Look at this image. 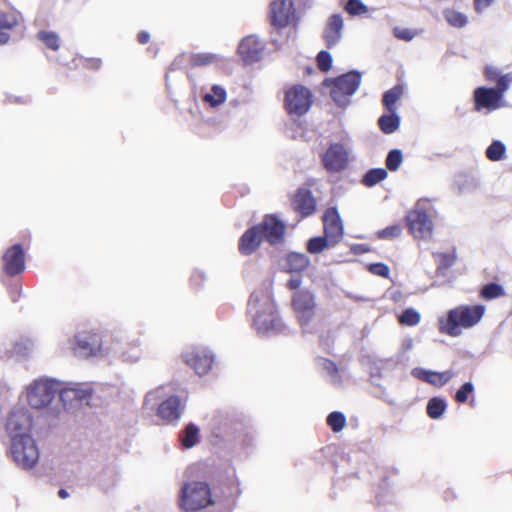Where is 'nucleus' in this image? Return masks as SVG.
I'll return each instance as SVG.
<instances>
[{
    "mask_svg": "<svg viewBox=\"0 0 512 512\" xmlns=\"http://www.w3.org/2000/svg\"><path fill=\"white\" fill-rule=\"evenodd\" d=\"M210 432L213 447L234 459H245L256 446L257 432L252 419L236 409L216 411Z\"/></svg>",
    "mask_w": 512,
    "mask_h": 512,
    "instance_id": "1",
    "label": "nucleus"
},
{
    "mask_svg": "<svg viewBox=\"0 0 512 512\" xmlns=\"http://www.w3.org/2000/svg\"><path fill=\"white\" fill-rule=\"evenodd\" d=\"M4 435L9 441L8 455L21 470L30 471L40 458L37 441L33 437L34 417L25 406H14L3 421Z\"/></svg>",
    "mask_w": 512,
    "mask_h": 512,
    "instance_id": "2",
    "label": "nucleus"
},
{
    "mask_svg": "<svg viewBox=\"0 0 512 512\" xmlns=\"http://www.w3.org/2000/svg\"><path fill=\"white\" fill-rule=\"evenodd\" d=\"M247 311L252 318V327L260 337L287 333L288 328L278 314L267 285H263L251 293Z\"/></svg>",
    "mask_w": 512,
    "mask_h": 512,
    "instance_id": "3",
    "label": "nucleus"
},
{
    "mask_svg": "<svg viewBox=\"0 0 512 512\" xmlns=\"http://www.w3.org/2000/svg\"><path fill=\"white\" fill-rule=\"evenodd\" d=\"M485 314L482 304L459 305L438 318V330L450 337H459L464 329L476 326Z\"/></svg>",
    "mask_w": 512,
    "mask_h": 512,
    "instance_id": "4",
    "label": "nucleus"
},
{
    "mask_svg": "<svg viewBox=\"0 0 512 512\" xmlns=\"http://www.w3.org/2000/svg\"><path fill=\"white\" fill-rule=\"evenodd\" d=\"M59 392V380L41 376L25 386L21 398L34 410L49 409Z\"/></svg>",
    "mask_w": 512,
    "mask_h": 512,
    "instance_id": "5",
    "label": "nucleus"
},
{
    "mask_svg": "<svg viewBox=\"0 0 512 512\" xmlns=\"http://www.w3.org/2000/svg\"><path fill=\"white\" fill-rule=\"evenodd\" d=\"M362 82V73L358 70H350L336 77H327L322 85L329 88V94L333 102L339 108L345 109L351 103V97L357 92Z\"/></svg>",
    "mask_w": 512,
    "mask_h": 512,
    "instance_id": "6",
    "label": "nucleus"
},
{
    "mask_svg": "<svg viewBox=\"0 0 512 512\" xmlns=\"http://www.w3.org/2000/svg\"><path fill=\"white\" fill-rule=\"evenodd\" d=\"M215 501L210 485L205 481L184 482L179 492L178 506L183 512H199Z\"/></svg>",
    "mask_w": 512,
    "mask_h": 512,
    "instance_id": "7",
    "label": "nucleus"
},
{
    "mask_svg": "<svg viewBox=\"0 0 512 512\" xmlns=\"http://www.w3.org/2000/svg\"><path fill=\"white\" fill-rule=\"evenodd\" d=\"M93 389L88 384L68 382L59 380L58 396L65 410L74 411L82 405H89Z\"/></svg>",
    "mask_w": 512,
    "mask_h": 512,
    "instance_id": "8",
    "label": "nucleus"
},
{
    "mask_svg": "<svg viewBox=\"0 0 512 512\" xmlns=\"http://www.w3.org/2000/svg\"><path fill=\"white\" fill-rule=\"evenodd\" d=\"M427 206H430L429 201L418 200L406 216L409 230L417 239L430 238L433 232V221L428 214Z\"/></svg>",
    "mask_w": 512,
    "mask_h": 512,
    "instance_id": "9",
    "label": "nucleus"
},
{
    "mask_svg": "<svg viewBox=\"0 0 512 512\" xmlns=\"http://www.w3.org/2000/svg\"><path fill=\"white\" fill-rule=\"evenodd\" d=\"M506 91L507 81L505 79H501V82L494 87H477L473 93L475 110L481 111L485 109L491 112L500 108Z\"/></svg>",
    "mask_w": 512,
    "mask_h": 512,
    "instance_id": "10",
    "label": "nucleus"
},
{
    "mask_svg": "<svg viewBox=\"0 0 512 512\" xmlns=\"http://www.w3.org/2000/svg\"><path fill=\"white\" fill-rule=\"evenodd\" d=\"M293 309L302 327L303 333H312L310 322L315 314V296L308 290H301L293 296Z\"/></svg>",
    "mask_w": 512,
    "mask_h": 512,
    "instance_id": "11",
    "label": "nucleus"
},
{
    "mask_svg": "<svg viewBox=\"0 0 512 512\" xmlns=\"http://www.w3.org/2000/svg\"><path fill=\"white\" fill-rule=\"evenodd\" d=\"M321 163L328 173H341L349 164V152L340 142H332L321 155Z\"/></svg>",
    "mask_w": 512,
    "mask_h": 512,
    "instance_id": "12",
    "label": "nucleus"
},
{
    "mask_svg": "<svg viewBox=\"0 0 512 512\" xmlns=\"http://www.w3.org/2000/svg\"><path fill=\"white\" fill-rule=\"evenodd\" d=\"M285 108L289 114L302 116L312 105V93L303 85H294L285 93Z\"/></svg>",
    "mask_w": 512,
    "mask_h": 512,
    "instance_id": "13",
    "label": "nucleus"
},
{
    "mask_svg": "<svg viewBox=\"0 0 512 512\" xmlns=\"http://www.w3.org/2000/svg\"><path fill=\"white\" fill-rule=\"evenodd\" d=\"M74 351L77 356L83 358L108 353L103 349L101 335L90 331H81L74 336Z\"/></svg>",
    "mask_w": 512,
    "mask_h": 512,
    "instance_id": "14",
    "label": "nucleus"
},
{
    "mask_svg": "<svg viewBox=\"0 0 512 512\" xmlns=\"http://www.w3.org/2000/svg\"><path fill=\"white\" fill-rule=\"evenodd\" d=\"M182 358L199 376L207 374L215 361L214 353L206 347H194L187 350L182 354Z\"/></svg>",
    "mask_w": 512,
    "mask_h": 512,
    "instance_id": "15",
    "label": "nucleus"
},
{
    "mask_svg": "<svg viewBox=\"0 0 512 512\" xmlns=\"http://www.w3.org/2000/svg\"><path fill=\"white\" fill-rule=\"evenodd\" d=\"M3 271L7 276L15 277L24 272L26 268L25 250L20 243L8 247L3 256Z\"/></svg>",
    "mask_w": 512,
    "mask_h": 512,
    "instance_id": "16",
    "label": "nucleus"
},
{
    "mask_svg": "<svg viewBox=\"0 0 512 512\" xmlns=\"http://www.w3.org/2000/svg\"><path fill=\"white\" fill-rule=\"evenodd\" d=\"M185 403L179 395H170L162 400L157 407V416L166 424L176 425L185 410Z\"/></svg>",
    "mask_w": 512,
    "mask_h": 512,
    "instance_id": "17",
    "label": "nucleus"
},
{
    "mask_svg": "<svg viewBox=\"0 0 512 512\" xmlns=\"http://www.w3.org/2000/svg\"><path fill=\"white\" fill-rule=\"evenodd\" d=\"M324 235L332 244H338L344 236V225L337 207L330 206L322 216Z\"/></svg>",
    "mask_w": 512,
    "mask_h": 512,
    "instance_id": "18",
    "label": "nucleus"
},
{
    "mask_svg": "<svg viewBox=\"0 0 512 512\" xmlns=\"http://www.w3.org/2000/svg\"><path fill=\"white\" fill-rule=\"evenodd\" d=\"M265 44L256 35H248L244 37L238 45V54L243 62L253 64L261 60Z\"/></svg>",
    "mask_w": 512,
    "mask_h": 512,
    "instance_id": "19",
    "label": "nucleus"
},
{
    "mask_svg": "<svg viewBox=\"0 0 512 512\" xmlns=\"http://www.w3.org/2000/svg\"><path fill=\"white\" fill-rule=\"evenodd\" d=\"M295 14L292 0H274L270 5V21L275 28H283L290 24Z\"/></svg>",
    "mask_w": 512,
    "mask_h": 512,
    "instance_id": "20",
    "label": "nucleus"
},
{
    "mask_svg": "<svg viewBox=\"0 0 512 512\" xmlns=\"http://www.w3.org/2000/svg\"><path fill=\"white\" fill-rule=\"evenodd\" d=\"M259 225L262 226L261 234L263 239L270 245H277L284 240L286 225L276 215H266L263 222Z\"/></svg>",
    "mask_w": 512,
    "mask_h": 512,
    "instance_id": "21",
    "label": "nucleus"
},
{
    "mask_svg": "<svg viewBox=\"0 0 512 512\" xmlns=\"http://www.w3.org/2000/svg\"><path fill=\"white\" fill-rule=\"evenodd\" d=\"M343 29L344 20L340 13H333L327 18L322 38L329 49L339 44L342 39Z\"/></svg>",
    "mask_w": 512,
    "mask_h": 512,
    "instance_id": "22",
    "label": "nucleus"
},
{
    "mask_svg": "<svg viewBox=\"0 0 512 512\" xmlns=\"http://www.w3.org/2000/svg\"><path fill=\"white\" fill-rule=\"evenodd\" d=\"M261 228L260 225H253L241 235L238 242V250L241 255L249 256L260 247L263 241Z\"/></svg>",
    "mask_w": 512,
    "mask_h": 512,
    "instance_id": "23",
    "label": "nucleus"
},
{
    "mask_svg": "<svg viewBox=\"0 0 512 512\" xmlns=\"http://www.w3.org/2000/svg\"><path fill=\"white\" fill-rule=\"evenodd\" d=\"M295 209L303 217L312 215L316 210V201L311 192L307 188H299L294 199Z\"/></svg>",
    "mask_w": 512,
    "mask_h": 512,
    "instance_id": "24",
    "label": "nucleus"
},
{
    "mask_svg": "<svg viewBox=\"0 0 512 512\" xmlns=\"http://www.w3.org/2000/svg\"><path fill=\"white\" fill-rule=\"evenodd\" d=\"M200 438V427L194 422L184 425L178 435L179 445L183 450L191 449L198 445Z\"/></svg>",
    "mask_w": 512,
    "mask_h": 512,
    "instance_id": "25",
    "label": "nucleus"
},
{
    "mask_svg": "<svg viewBox=\"0 0 512 512\" xmlns=\"http://www.w3.org/2000/svg\"><path fill=\"white\" fill-rule=\"evenodd\" d=\"M286 271L289 273H301L311 264L310 258L300 252L291 251L284 258Z\"/></svg>",
    "mask_w": 512,
    "mask_h": 512,
    "instance_id": "26",
    "label": "nucleus"
},
{
    "mask_svg": "<svg viewBox=\"0 0 512 512\" xmlns=\"http://www.w3.org/2000/svg\"><path fill=\"white\" fill-rule=\"evenodd\" d=\"M111 353L126 363H135L141 357V350L138 341L127 344V347H121L118 344L113 345Z\"/></svg>",
    "mask_w": 512,
    "mask_h": 512,
    "instance_id": "27",
    "label": "nucleus"
},
{
    "mask_svg": "<svg viewBox=\"0 0 512 512\" xmlns=\"http://www.w3.org/2000/svg\"><path fill=\"white\" fill-rule=\"evenodd\" d=\"M433 257L437 262L436 273L439 276H446L448 269L453 267L457 261L456 248L453 247L451 252H433Z\"/></svg>",
    "mask_w": 512,
    "mask_h": 512,
    "instance_id": "28",
    "label": "nucleus"
},
{
    "mask_svg": "<svg viewBox=\"0 0 512 512\" xmlns=\"http://www.w3.org/2000/svg\"><path fill=\"white\" fill-rule=\"evenodd\" d=\"M226 99L227 91L219 84L212 85L210 91L202 95V101L212 108L220 106L226 101Z\"/></svg>",
    "mask_w": 512,
    "mask_h": 512,
    "instance_id": "29",
    "label": "nucleus"
},
{
    "mask_svg": "<svg viewBox=\"0 0 512 512\" xmlns=\"http://www.w3.org/2000/svg\"><path fill=\"white\" fill-rule=\"evenodd\" d=\"M378 126L385 134L394 133L400 126V116L397 111H388L387 114L381 115L378 119Z\"/></svg>",
    "mask_w": 512,
    "mask_h": 512,
    "instance_id": "30",
    "label": "nucleus"
},
{
    "mask_svg": "<svg viewBox=\"0 0 512 512\" xmlns=\"http://www.w3.org/2000/svg\"><path fill=\"white\" fill-rule=\"evenodd\" d=\"M447 405L444 397L434 396L427 402L426 413L433 420L440 419L445 413Z\"/></svg>",
    "mask_w": 512,
    "mask_h": 512,
    "instance_id": "31",
    "label": "nucleus"
},
{
    "mask_svg": "<svg viewBox=\"0 0 512 512\" xmlns=\"http://www.w3.org/2000/svg\"><path fill=\"white\" fill-rule=\"evenodd\" d=\"M453 187L458 194H465L473 191L477 187V181L470 174L459 173L455 176Z\"/></svg>",
    "mask_w": 512,
    "mask_h": 512,
    "instance_id": "32",
    "label": "nucleus"
},
{
    "mask_svg": "<svg viewBox=\"0 0 512 512\" xmlns=\"http://www.w3.org/2000/svg\"><path fill=\"white\" fill-rule=\"evenodd\" d=\"M388 177V171L385 168H371L367 170L361 179V183L368 188L374 187Z\"/></svg>",
    "mask_w": 512,
    "mask_h": 512,
    "instance_id": "33",
    "label": "nucleus"
},
{
    "mask_svg": "<svg viewBox=\"0 0 512 512\" xmlns=\"http://www.w3.org/2000/svg\"><path fill=\"white\" fill-rule=\"evenodd\" d=\"M335 246L336 244H332L325 235L311 237L306 242V250L310 254H319L325 249L334 248Z\"/></svg>",
    "mask_w": 512,
    "mask_h": 512,
    "instance_id": "34",
    "label": "nucleus"
},
{
    "mask_svg": "<svg viewBox=\"0 0 512 512\" xmlns=\"http://www.w3.org/2000/svg\"><path fill=\"white\" fill-rule=\"evenodd\" d=\"M403 92L404 88L401 85H395L383 93L382 104L387 111H396V103Z\"/></svg>",
    "mask_w": 512,
    "mask_h": 512,
    "instance_id": "35",
    "label": "nucleus"
},
{
    "mask_svg": "<svg viewBox=\"0 0 512 512\" xmlns=\"http://www.w3.org/2000/svg\"><path fill=\"white\" fill-rule=\"evenodd\" d=\"M505 295L504 287L496 282H489L482 286L480 296L484 300H494Z\"/></svg>",
    "mask_w": 512,
    "mask_h": 512,
    "instance_id": "36",
    "label": "nucleus"
},
{
    "mask_svg": "<svg viewBox=\"0 0 512 512\" xmlns=\"http://www.w3.org/2000/svg\"><path fill=\"white\" fill-rule=\"evenodd\" d=\"M413 345V339L411 337H405L401 342L399 352L394 358L386 359V361L393 362V366L407 363L409 361V357L406 356V352L410 351L413 348Z\"/></svg>",
    "mask_w": 512,
    "mask_h": 512,
    "instance_id": "37",
    "label": "nucleus"
},
{
    "mask_svg": "<svg viewBox=\"0 0 512 512\" xmlns=\"http://www.w3.org/2000/svg\"><path fill=\"white\" fill-rule=\"evenodd\" d=\"M318 364L321 369L330 376L333 384L340 385L342 383V377L339 374L338 367L334 361L326 358H320Z\"/></svg>",
    "mask_w": 512,
    "mask_h": 512,
    "instance_id": "38",
    "label": "nucleus"
},
{
    "mask_svg": "<svg viewBox=\"0 0 512 512\" xmlns=\"http://www.w3.org/2000/svg\"><path fill=\"white\" fill-rule=\"evenodd\" d=\"M506 154V145L501 140H493L486 148V157L493 162L502 160Z\"/></svg>",
    "mask_w": 512,
    "mask_h": 512,
    "instance_id": "39",
    "label": "nucleus"
},
{
    "mask_svg": "<svg viewBox=\"0 0 512 512\" xmlns=\"http://www.w3.org/2000/svg\"><path fill=\"white\" fill-rule=\"evenodd\" d=\"M37 39L40 40L48 49L57 51L60 48L59 35L54 31L40 30L37 35Z\"/></svg>",
    "mask_w": 512,
    "mask_h": 512,
    "instance_id": "40",
    "label": "nucleus"
},
{
    "mask_svg": "<svg viewBox=\"0 0 512 512\" xmlns=\"http://www.w3.org/2000/svg\"><path fill=\"white\" fill-rule=\"evenodd\" d=\"M35 342L30 337H20L13 345V352L17 356L27 357L33 350Z\"/></svg>",
    "mask_w": 512,
    "mask_h": 512,
    "instance_id": "41",
    "label": "nucleus"
},
{
    "mask_svg": "<svg viewBox=\"0 0 512 512\" xmlns=\"http://www.w3.org/2000/svg\"><path fill=\"white\" fill-rule=\"evenodd\" d=\"M220 56L214 53H196L191 55L190 62L192 66L204 67L220 61Z\"/></svg>",
    "mask_w": 512,
    "mask_h": 512,
    "instance_id": "42",
    "label": "nucleus"
},
{
    "mask_svg": "<svg viewBox=\"0 0 512 512\" xmlns=\"http://www.w3.org/2000/svg\"><path fill=\"white\" fill-rule=\"evenodd\" d=\"M484 74L488 81L496 82V85L501 82V79H505L507 81V89L512 82V73L501 74L500 70L494 66L487 65Z\"/></svg>",
    "mask_w": 512,
    "mask_h": 512,
    "instance_id": "43",
    "label": "nucleus"
},
{
    "mask_svg": "<svg viewBox=\"0 0 512 512\" xmlns=\"http://www.w3.org/2000/svg\"><path fill=\"white\" fill-rule=\"evenodd\" d=\"M403 162V153L400 149H391L385 158L386 169L395 172L397 171Z\"/></svg>",
    "mask_w": 512,
    "mask_h": 512,
    "instance_id": "44",
    "label": "nucleus"
},
{
    "mask_svg": "<svg viewBox=\"0 0 512 512\" xmlns=\"http://www.w3.org/2000/svg\"><path fill=\"white\" fill-rule=\"evenodd\" d=\"M165 392L164 387L159 386L154 390L149 391L144 398V406L148 409L154 410L158 404L164 400Z\"/></svg>",
    "mask_w": 512,
    "mask_h": 512,
    "instance_id": "45",
    "label": "nucleus"
},
{
    "mask_svg": "<svg viewBox=\"0 0 512 512\" xmlns=\"http://www.w3.org/2000/svg\"><path fill=\"white\" fill-rule=\"evenodd\" d=\"M327 425L330 429L337 433L343 430L346 425V416L343 412L333 411L327 416Z\"/></svg>",
    "mask_w": 512,
    "mask_h": 512,
    "instance_id": "46",
    "label": "nucleus"
},
{
    "mask_svg": "<svg viewBox=\"0 0 512 512\" xmlns=\"http://www.w3.org/2000/svg\"><path fill=\"white\" fill-rule=\"evenodd\" d=\"M445 20L453 27L462 28L467 25V16L459 11L447 9L444 11Z\"/></svg>",
    "mask_w": 512,
    "mask_h": 512,
    "instance_id": "47",
    "label": "nucleus"
},
{
    "mask_svg": "<svg viewBox=\"0 0 512 512\" xmlns=\"http://www.w3.org/2000/svg\"><path fill=\"white\" fill-rule=\"evenodd\" d=\"M420 319V313L412 307L405 308L398 317L400 324L405 326H415L420 322Z\"/></svg>",
    "mask_w": 512,
    "mask_h": 512,
    "instance_id": "48",
    "label": "nucleus"
},
{
    "mask_svg": "<svg viewBox=\"0 0 512 512\" xmlns=\"http://www.w3.org/2000/svg\"><path fill=\"white\" fill-rule=\"evenodd\" d=\"M344 9L351 16H359L368 11L367 5L362 0H347Z\"/></svg>",
    "mask_w": 512,
    "mask_h": 512,
    "instance_id": "49",
    "label": "nucleus"
},
{
    "mask_svg": "<svg viewBox=\"0 0 512 512\" xmlns=\"http://www.w3.org/2000/svg\"><path fill=\"white\" fill-rule=\"evenodd\" d=\"M454 376L455 372L451 369L442 372L433 371V375L431 376V378L435 383L429 384L440 388L445 386Z\"/></svg>",
    "mask_w": 512,
    "mask_h": 512,
    "instance_id": "50",
    "label": "nucleus"
},
{
    "mask_svg": "<svg viewBox=\"0 0 512 512\" xmlns=\"http://www.w3.org/2000/svg\"><path fill=\"white\" fill-rule=\"evenodd\" d=\"M474 392V384L471 381L463 383L456 391L454 399L458 403H466L469 396Z\"/></svg>",
    "mask_w": 512,
    "mask_h": 512,
    "instance_id": "51",
    "label": "nucleus"
},
{
    "mask_svg": "<svg viewBox=\"0 0 512 512\" xmlns=\"http://www.w3.org/2000/svg\"><path fill=\"white\" fill-rule=\"evenodd\" d=\"M316 62L318 68L323 72H328L333 63V58L330 52L326 50H321L316 57Z\"/></svg>",
    "mask_w": 512,
    "mask_h": 512,
    "instance_id": "52",
    "label": "nucleus"
},
{
    "mask_svg": "<svg viewBox=\"0 0 512 512\" xmlns=\"http://www.w3.org/2000/svg\"><path fill=\"white\" fill-rule=\"evenodd\" d=\"M242 494V489L240 485L239 479L236 477V472L232 469V478L230 480L228 497L232 499L233 504H235L236 500Z\"/></svg>",
    "mask_w": 512,
    "mask_h": 512,
    "instance_id": "53",
    "label": "nucleus"
},
{
    "mask_svg": "<svg viewBox=\"0 0 512 512\" xmlns=\"http://www.w3.org/2000/svg\"><path fill=\"white\" fill-rule=\"evenodd\" d=\"M401 234L402 228L399 225H390L382 230H379L377 232V237L379 239H392L400 237Z\"/></svg>",
    "mask_w": 512,
    "mask_h": 512,
    "instance_id": "54",
    "label": "nucleus"
},
{
    "mask_svg": "<svg viewBox=\"0 0 512 512\" xmlns=\"http://www.w3.org/2000/svg\"><path fill=\"white\" fill-rule=\"evenodd\" d=\"M433 375V370H429L422 367H415L411 370V376L415 379H418L420 381L426 382V383H435L431 376Z\"/></svg>",
    "mask_w": 512,
    "mask_h": 512,
    "instance_id": "55",
    "label": "nucleus"
},
{
    "mask_svg": "<svg viewBox=\"0 0 512 512\" xmlns=\"http://www.w3.org/2000/svg\"><path fill=\"white\" fill-rule=\"evenodd\" d=\"M367 268H368V271L374 275H377V276H380L383 278L389 277L390 269L385 263H382V262L370 263L367 266Z\"/></svg>",
    "mask_w": 512,
    "mask_h": 512,
    "instance_id": "56",
    "label": "nucleus"
},
{
    "mask_svg": "<svg viewBox=\"0 0 512 512\" xmlns=\"http://www.w3.org/2000/svg\"><path fill=\"white\" fill-rule=\"evenodd\" d=\"M393 35L395 38L403 41H411L416 36V33L409 28H400L398 26L393 28Z\"/></svg>",
    "mask_w": 512,
    "mask_h": 512,
    "instance_id": "57",
    "label": "nucleus"
},
{
    "mask_svg": "<svg viewBox=\"0 0 512 512\" xmlns=\"http://www.w3.org/2000/svg\"><path fill=\"white\" fill-rule=\"evenodd\" d=\"M495 0H474V9L478 14L483 13Z\"/></svg>",
    "mask_w": 512,
    "mask_h": 512,
    "instance_id": "58",
    "label": "nucleus"
},
{
    "mask_svg": "<svg viewBox=\"0 0 512 512\" xmlns=\"http://www.w3.org/2000/svg\"><path fill=\"white\" fill-rule=\"evenodd\" d=\"M386 365H393V362H387L386 359H383V360H379V365H375L374 367H372L371 369V378H375V377H382V374H381V370L386 366Z\"/></svg>",
    "mask_w": 512,
    "mask_h": 512,
    "instance_id": "59",
    "label": "nucleus"
},
{
    "mask_svg": "<svg viewBox=\"0 0 512 512\" xmlns=\"http://www.w3.org/2000/svg\"><path fill=\"white\" fill-rule=\"evenodd\" d=\"M350 249L354 255H363L370 251L367 244H352Z\"/></svg>",
    "mask_w": 512,
    "mask_h": 512,
    "instance_id": "60",
    "label": "nucleus"
},
{
    "mask_svg": "<svg viewBox=\"0 0 512 512\" xmlns=\"http://www.w3.org/2000/svg\"><path fill=\"white\" fill-rule=\"evenodd\" d=\"M205 280H206L205 272L200 270V269H195L193 274H192V276H191V281L193 283L200 284L201 282H203Z\"/></svg>",
    "mask_w": 512,
    "mask_h": 512,
    "instance_id": "61",
    "label": "nucleus"
},
{
    "mask_svg": "<svg viewBox=\"0 0 512 512\" xmlns=\"http://www.w3.org/2000/svg\"><path fill=\"white\" fill-rule=\"evenodd\" d=\"M14 24L9 21L8 17L4 13H0V29H12Z\"/></svg>",
    "mask_w": 512,
    "mask_h": 512,
    "instance_id": "62",
    "label": "nucleus"
},
{
    "mask_svg": "<svg viewBox=\"0 0 512 512\" xmlns=\"http://www.w3.org/2000/svg\"><path fill=\"white\" fill-rule=\"evenodd\" d=\"M302 280L300 277H292L287 282V287L290 290H296L300 287Z\"/></svg>",
    "mask_w": 512,
    "mask_h": 512,
    "instance_id": "63",
    "label": "nucleus"
},
{
    "mask_svg": "<svg viewBox=\"0 0 512 512\" xmlns=\"http://www.w3.org/2000/svg\"><path fill=\"white\" fill-rule=\"evenodd\" d=\"M20 293H21V287L20 286L14 285L13 287H11L10 288L11 300L13 302H17L19 297H20Z\"/></svg>",
    "mask_w": 512,
    "mask_h": 512,
    "instance_id": "64",
    "label": "nucleus"
}]
</instances>
